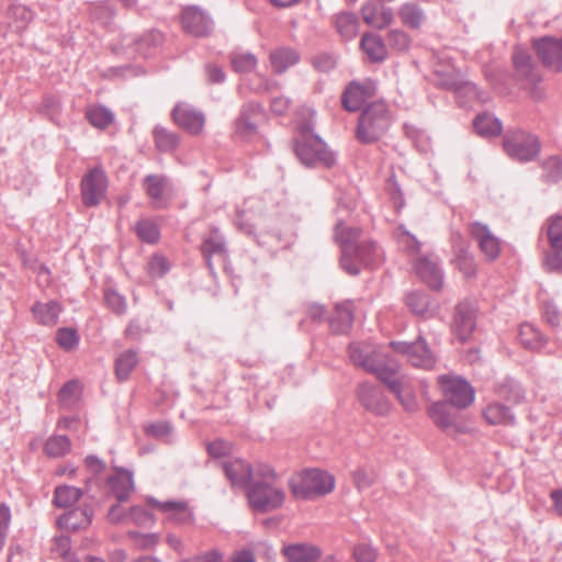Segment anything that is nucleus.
<instances>
[{
    "instance_id": "nucleus-6",
    "label": "nucleus",
    "mask_w": 562,
    "mask_h": 562,
    "mask_svg": "<svg viewBox=\"0 0 562 562\" xmlns=\"http://www.w3.org/2000/svg\"><path fill=\"white\" fill-rule=\"evenodd\" d=\"M506 154L519 162L533 161L541 151V142L535 134L524 130H510L503 136Z\"/></svg>"
},
{
    "instance_id": "nucleus-23",
    "label": "nucleus",
    "mask_w": 562,
    "mask_h": 562,
    "mask_svg": "<svg viewBox=\"0 0 562 562\" xmlns=\"http://www.w3.org/2000/svg\"><path fill=\"white\" fill-rule=\"evenodd\" d=\"M148 503L162 513L169 514L168 518L176 524L184 525L193 522V514L189 509L188 504L183 501L160 502L150 497L148 498Z\"/></svg>"
},
{
    "instance_id": "nucleus-19",
    "label": "nucleus",
    "mask_w": 562,
    "mask_h": 562,
    "mask_svg": "<svg viewBox=\"0 0 562 562\" xmlns=\"http://www.w3.org/2000/svg\"><path fill=\"white\" fill-rule=\"evenodd\" d=\"M469 232L477 241L481 251L487 260L494 261L498 258L501 252L499 239L491 233L486 224L473 222L469 224Z\"/></svg>"
},
{
    "instance_id": "nucleus-47",
    "label": "nucleus",
    "mask_w": 562,
    "mask_h": 562,
    "mask_svg": "<svg viewBox=\"0 0 562 562\" xmlns=\"http://www.w3.org/2000/svg\"><path fill=\"white\" fill-rule=\"evenodd\" d=\"M362 231L359 227H348L342 221H339L335 226L334 236L341 244V251L348 246L355 247L360 243Z\"/></svg>"
},
{
    "instance_id": "nucleus-55",
    "label": "nucleus",
    "mask_w": 562,
    "mask_h": 562,
    "mask_svg": "<svg viewBox=\"0 0 562 562\" xmlns=\"http://www.w3.org/2000/svg\"><path fill=\"white\" fill-rule=\"evenodd\" d=\"M56 342L64 350H72L79 344V335L76 329L61 327L56 333Z\"/></svg>"
},
{
    "instance_id": "nucleus-56",
    "label": "nucleus",
    "mask_w": 562,
    "mask_h": 562,
    "mask_svg": "<svg viewBox=\"0 0 562 562\" xmlns=\"http://www.w3.org/2000/svg\"><path fill=\"white\" fill-rule=\"evenodd\" d=\"M104 301L109 308L115 314L123 315L126 312V300L117 291L109 289L104 291Z\"/></svg>"
},
{
    "instance_id": "nucleus-12",
    "label": "nucleus",
    "mask_w": 562,
    "mask_h": 562,
    "mask_svg": "<svg viewBox=\"0 0 562 562\" xmlns=\"http://www.w3.org/2000/svg\"><path fill=\"white\" fill-rule=\"evenodd\" d=\"M532 48L541 64L562 72V37L543 36L532 41Z\"/></svg>"
},
{
    "instance_id": "nucleus-20",
    "label": "nucleus",
    "mask_w": 562,
    "mask_h": 562,
    "mask_svg": "<svg viewBox=\"0 0 562 562\" xmlns=\"http://www.w3.org/2000/svg\"><path fill=\"white\" fill-rule=\"evenodd\" d=\"M374 93V87L371 82L360 83L351 81L341 95V103L348 112L359 111L366 101Z\"/></svg>"
},
{
    "instance_id": "nucleus-62",
    "label": "nucleus",
    "mask_w": 562,
    "mask_h": 562,
    "mask_svg": "<svg viewBox=\"0 0 562 562\" xmlns=\"http://www.w3.org/2000/svg\"><path fill=\"white\" fill-rule=\"evenodd\" d=\"M543 262L547 271L562 273V246L552 248L551 252H547Z\"/></svg>"
},
{
    "instance_id": "nucleus-22",
    "label": "nucleus",
    "mask_w": 562,
    "mask_h": 562,
    "mask_svg": "<svg viewBox=\"0 0 562 562\" xmlns=\"http://www.w3.org/2000/svg\"><path fill=\"white\" fill-rule=\"evenodd\" d=\"M93 515V508L90 505L85 504L81 507H76L60 515L57 519V524L59 527L67 528L71 531H78L87 529L91 525Z\"/></svg>"
},
{
    "instance_id": "nucleus-50",
    "label": "nucleus",
    "mask_w": 562,
    "mask_h": 562,
    "mask_svg": "<svg viewBox=\"0 0 562 562\" xmlns=\"http://www.w3.org/2000/svg\"><path fill=\"white\" fill-rule=\"evenodd\" d=\"M137 237L147 244H156L160 238L158 225L148 218L139 220L135 225Z\"/></svg>"
},
{
    "instance_id": "nucleus-3",
    "label": "nucleus",
    "mask_w": 562,
    "mask_h": 562,
    "mask_svg": "<svg viewBox=\"0 0 562 562\" xmlns=\"http://www.w3.org/2000/svg\"><path fill=\"white\" fill-rule=\"evenodd\" d=\"M390 123L386 104L384 102H373L360 114L356 137L362 144H373L386 133Z\"/></svg>"
},
{
    "instance_id": "nucleus-61",
    "label": "nucleus",
    "mask_w": 562,
    "mask_h": 562,
    "mask_svg": "<svg viewBox=\"0 0 562 562\" xmlns=\"http://www.w3.org/2000/svg\"><path fill=\"white\" fill-rule=\"evenodd\" d=\"M352 481L358 491L370 487L375 482V475L363 468H359L352 472Z\"/></svg>"
},
{
    "instance_id": "nucleus-7",
    "label": "nucleus",
    "mask_w": 562,
    "mask_h": 562,
    "mask_svg": "<svg viewBox=\"0 0 562 562\" xmlns=\"http://www.w3.org/2000/svg\"><path fill=\"white\" fill-rule=\"evenodd\" d=\"M439 383L445 402L458 409L469 407L474 401V389L463 378L441 375Z\"/></svg>"
},
{
    "instance_id": "nucleus-15",
    "label": "nucleus",
    "mask_w": 562,
    "mask_h": 562,
    "mask_svg": "<svg viewBox=\"0 0 562 562\" xmlns=\"http://www.w3.org/2000/svg\"><path fill=\"white\" fill-rule=\"evenodd\" d=\"M263 114V106L259 102L250 101L241 105L239 114L234 122L235 135L249 139L257 134L256 117Z\"/></svg>"
},
{
    "instance_id": "nucleus-14",
    "label": "nucleus",
    "mask_w": 562,
    "mask_h": 562,
    "mask_svg": "<svg viewBox=\"0 0 562 562\" xmlns=\"http://www.w3.org/2000/svg\"><path fill=\"white\" fill-rule=\"evenodd\" d=\"M108 180L104 171L100 168L90 169L81 180V199L88 207L97 206L105 194Z\"/></svg>"
},
{
    "instance_id": "nucleus-10",
    "label": "nucleus",
    "mask_w": 562,
    "mask_h": 562,
    "mask_svg": "<svg viewBox=\"0 0 562 562\" xmlns=\"http://www.w3.org/2000/svg\"><path fill=\"white\" fill-rule=\"evenodd\" d=\"M392 349L407 358V361L416 368H432L435 359L426 344V340L419 336L415 341H392Z\"/></svg>"
},
{
    "instance_id": "nucleus-46",
    "label": "nucleus",
    "mask_w": 562,
    "mask_h": 562,
    "mask_svg": "<svg viewBox=\"0 0 562 562\" xmlns=\"http://www.w3.org/2000/svg\"><path fill=\"white\" fill-rule=\"evenodd\" d=\"M374 375L390 390V392L398 391L400 385L407 380L404 375H398V370L394 366L383 363L375 371Z\"/></svg>"
},
{
    "instance_id": "nucleus-31",
    "label": "nucleus",
    "mask_w": 562,
    "mask_h": 562,
    "mask_svg": "<svg viewBox=\"0 0 562 562\" xmlns=\"http://www.w3.org/2000/svg\"><path fill=\"white\" fill-rule=\"evenodd\" d=\"M450 404L445 401L434 403L429 409V417L432 419L436 426L443 431L453 428L456 431H461V427L454 422L450 411Z\"/></svg>"
},
{
    "instance_id": "nucleus-21",
    "label": "nucleus",
    "mask_w": 562,
    "mask_h": 562,
    "mask_svg": "<svg viewBox=\"0 0 562 562\" xmlns=\"http://www.w3.org/2000/svg\"><path fill=\"white\" fill-rule=\"evenodd\" d=\"M406 305L413 314L425 319L435 317L440 310L439 303L431 295L418 291L406 295Z\"/></svg>"
},
{
    "instance_id": "nucleus-1",
    "label": "nucleus",
    "mask_w": 562,
    "mask_h": 562,
    "mask_svg": "<svg viewBox=\"0 0 562 562\" xmlns=\"http://www.w3.org/2000/svg\"><path fill=\"white\" fill-rule=\"evenodd\" d=\"M279 474L268 463L255 464L254 480L246 490V496L250 508L256 513H269L282 507L285 493L277 484Z\"/></svg>"
},
{
    "instance_id": "nucleus-54",
    "label": "nucleus",
    "mask_w": 562,
    "mask_h": 562,
    "mask_svg": "<svg viewBox=\"0 0 562 562\" xmlns=\"http://www.w3.org/2000/svg\"><path fill=\"white\" fill-rule=\"evenodd\" d=\"M547 236L551 248L562 246V215H553L548 220Z\"/></svg>"
},
{
    "instance_id": "nucleus-9",
    "label": "nucleus",
    "mask_w": 562,
    "mask_h": 562,
    "mask_svg": "<svg viewBox=\"0 0 562 562\" xmlns=\"http://www.w3.org/2000/svg\"><path fill=\"white\" fill-rule=\"evenodd\" d=\"M479 306L474 300L464 299L454 307L452 333L462 342H468L476 327Z\"/></svg>"
},
{
    "instance_id": "nucleus-36",
    "label": "nucleus",
    "mask_w": 562,
    "mask_h": 562,
    "mask_svg": "<svg viewBox=\"0 0 562 562\" xmlns=\"http://www.w3.org/2000/svg\"><path fill=\"white\" fill-rule=\"evenodd\" d=\"M398 16L402 23L412 30H418L426 18L424 10L416 2L403 3L398 9Z\"/></svg>"
},
{
    "instance_id": "nucleus-28",
    "label": "nucleus",
    "mask_w": 562,
    "mask_h": 562,
    "mask_svg": "<svg viewBox=\"0 0 562 562\" xmlns=\"http://www.w3.org/2000/svg\"><path fill=\"white\" fill-rule=\"evenodd\" d=\"M269 59L273 71L281 75L290 67L296 65L300 61L301 56L296 49L282 46L271 50Z\"/></svg>"
},
{
    "instance_id": "nucleus-63",
    "label": "nucleus",
    "mask_w": 562,
    "mask_h": 562,
    "mask_svg": "<svg viewBox=\"0 0 562 562\" xmlns=\"http://www.w3.org/2000/svg\"><path fill=\"white\" fill-rule=\"evenodd\" d=\"M145 432L147 436L162 439L169 437L172 434V426L170 423L165 420H159L153 424H149L145 427Z\"/></svg>"
},
{
    "instance_id": "nucleus-45",
    "label": "nucleus",
    "mask_w": 562,
    "mask_h": 562,
    "mask_svg": "<svg viewBox=\"0 0 562 562\" xmlns=\"http://www.w3.org/2000/svg\"><path fill=\"white\" fill-rule=\"evenodd\" d=\"M138 359L135 350L128 349L115 360V375L120 382L126 381L137 366Z\"/></svg>"
},
{
    "instance_id": "nucleus-11",
    "label": "nucleus",
    "mask_w": 562,
    "mask_h": 562,
    "mask_svg": "<svg viewBox=\"0 0 562 562\" xmlns=\"http://www.w3.org/2000/svg\"><path fill=\"white\" fill-rule=\"evenodd\" d=\"M357 397L364 409L375 416H387L392 409V404L383 390L369 382H363L358 386Z\"/></svg>"
},
{
    "instance_id": "nucleus-64",
    "label": "nucleus",
    "mask_w": 562,
    "mask_h": 562,
    "mask_svg": "<svg viewBox=\"0 0 562 562\" xmlns=\"http://www.w3.org/2000/svg\"><path fill=\"white\" fill-rule=\"evenodd\" d=\"M169 271V262L161 255L153 256L149 261V273L151 277L161 278Z\"/></svg>"
},
{
    "instance_id": "nucleus-5",
    "label": "nucleus",
    "mask_w": 562,
    "mask_h": 562,
    "mask_svg": "<svg viewBox=\"0 0 562 562\" xmlns=\"http://www.w3.org/2000/svg\"><path fill=\"white\" fill-rule=\"evenodd\" d=\"M513 79L515 83L525 90L532 99H540L542 93L540 83L542 76L532 56L520 48H515L513 56Z\"/></svg>"
},
{
    "instance_id": "nucleus-8",
    "label": "nucleus",
    "mask_w": 562,
    "mask_h": 562,
    "mask_svg": "<svg viewBox=\"0 0 562 562\" xmlns=\"http://www.w3.org/2000/svg\"><path fill=\"white\" fill-rule=\"evenodd\" d=\"M375 251L373 240H361L355 247L348 246L341 251L340 266L349 276H358L361 267H369L374 261Z\"/></svg>"
},
{
    "instance_id": "nucleus-49",
    "label": "nucleus",
    "mask_w": 562,
    "mask_h": 562,
    "mask_svg": "<svg viewBox=\"0 0 562 562\" xmlns=\"http://www.w3.org/2000/svg\"><path fill=\"white\" fill-rule=\"evenodd\" d=\"M70 448L71 442L69 437L66 435L50 436L44 445L45 453L53 458L64 457L70 451Z\"/></svg>"
},
{
    "instance_id": "nucleus-43",
    "label": "nucleus",
    "mask_w": 562,
    "mask_h": 562,
    "mask_svg": "<svg viewBox=\"0 0 562 562\" xmlns=\"http://www.w3.org/2000/svg\"><path fill=\"white\" fill-rule=\"evenodd\" d=\"M86 119L93 127L105 130L114 121V114L104 105H92L87 108Z\"/></svg>"
},
{
    "instance_id": "nucleus-26",
    "label": "nucleus",
    "mask_w": 562,
    "mask_h": 562,
    "mask_svg": "<svg viewBox=\"0 0 562 562\" xmlns=\"http://www.w3.org/2000/svg\"><path fill=\"white\" fill-rule=\"evenodd\" d=\"M417 276L432 290L439 291L442 288V271L439 266L427 257H420L415 263Z\"/></svg>"
},
{
    "instance_id": "nucleus-39",
    "label": "nucleus",
    "mask_w": 562,
    "mask_h": 562,
    "mask_svg": "<svg viewBox=\"0 0 562 562\" xmlns=\"http://www.w3.org/2000/svg\"><path fill=\"white\" fill-rule=\"evenodd\" d=\"M89 14L92 20L108 27L116 16V8L108 0L97 1L90 4Z\"/></svg>"
},
{
    "instance_id": "nucleus-52",
    "label": "nucleus",
    "mask_w": 562,
    "mask_h": 562,
    "mask_svg": "<svg viewBox=\"0 0 562 562\" xmlns=\"http://www.w3.org/2000/svg\"><path fill=\"white\" fill-rule=\"evenodd\" d=\"M393 394L396 396L398 402L402 404L405 411L415 412L418 407L416 396L414 395L409 380H405L398 387V391H394Z\"/></svg>"
},
{
    "instance_id": "nucleus-35",
    "label": "nucleus",
    "mask_w": 562,
    "mask_h": 562,
    "mask_svg": "<svg viewBox=\"0 0 562 562\" xmlns=\"http://www.w3.org/2000/svg\"><path fill=\"white\" fill-rule=\"evenodd\" d=\"M61 307L58 302L49 301L48 303H35L32 306V313L35 319L43 325L53 326L57 323Z\"/></svg>"
},
{
    "instance_id": "nucleus-29",
    "label": "nucleus",
    "mask_w": 562,
    "mask_h": 562,
    "mask_svg": "<svg viewBox=\"0 0 562 562\" xmlns=\"http://www.w3.org/2000/svg\"><path fill=\"white\" fill-rule=\"evenodd\" d=\"M360 46L373 63H381L387 57L384 40L378 34L364 33Z\"/></svg>"
},
{
    "instance_id": "nucleus-57",
    "label": "nucleus",
    "mask_w": 562,
    "mask_h": 562,
    "mask_svg": "<svg viewBox=\"0 0 562 562\" xmlns=\"http://www.w3.org/2000/svg\"><path fill=\"white\" fill-rule=\"evenodd\" d=\"M387 43L391 48L403 52L408 49L412 38L403 30L395 29L387 33Z\"/></svg>"
},
{
    "instance_id": "nucleus-34",
    "label": "nucleus",
    "mask_w": 562,
    "mask_h": 562,
    "mask_svg": "<svg viewBox=\"0 0 562 562\" xmlns=\"http://www.w3.org/2000/svg\"><path fill=\"white\" fill-rule=\"evenodd\" d=\"M473 127L474 131L483 137H495L503 131L501 121L486 112L475 116L473 120Z\"/></svg>"
},
{
    "instance_id": "nucleus-53",
    "label": "nucleus",
    "mask_w": 562,
    "mask_h": 562,
    "mask_svg": "<svg viewBox=\"0 0 562 562\" xmlns=\"http://www.w3.org/2000/svg\"><path fill=\"white\" fill-rule=\"evenodd\" d=\"M438 85L446 90L454 91L457 93H459L463 90L467 92H475L476 91L475 85L464 81L461 78L456 77L453 75L442 76L440 78Z\"/></svg>"
},
{
    "instance_id": "nucleus-30",
    "label": "nucleus",
    "mask_w": 562,
    "mask_h": 562,
    "mask_svg": "<svg viewBox=\"0 0 562 562\" xmlns=\"http://www.w3.org/2000/svg\"><path fill=\"white\" fill-rule=\"evenodd\" d=\"M352 322L351 303H340L336 305L335 312L329 317V327L335 334H345L351 328Z\"/></svg>"
},
{
    "instance_id": "nucleus-41",
    "label": "nucleus",
    "mask_w": 562,
    "mask_h": 562,
    "mask_svg": "<svg viewBox=\"0 0 562 562\" xmlns=\"http://www.w3.org/2000/svg\"><path fill=\"white\" fill-rule=\"evenodd\" d=\"M153 136L155 145L159 151H175L180 144L179 135L162 126H156L153 131Z\"/></svg>"
},
{
    "instance_id": "nucleus-48",
    "label": "nucleus",
    "mask_w": 562,
    "mask_h": 562,
    "mask_svg": "<svg viewBox=\"0 0 562 562\" xmlns=\"http://www.w3.org/2000/svg\"><path fill=\"white\" fill-rule=\"evenodd\" d=\"M8 16L11 19L10 27L15 32H21L32 21L33 13L25 5L13 4L8 9Z\"/></svg>"
},
{
    "instance_id": "nucleus-24",
    "label": "nucleus",
    "mask_w": 562,
    "mask_h": 562,
    "mask_svg": "<svg viewBox=\"0 0 562 562\" xmlns=\"http://www.w3.org/2000/svg\"><path fill=\"white\" fill-rule=\"evenodd\" d=\"M114 470L117 471V474L109 476L106 483L110 485L117 502L124 503L128 501L131 493L135 490L133 472L117 467H114Z\"/></svg>"
},
{
    "instance_id": "nucleus-42",
    "label": "nucleus",
    "mask_w": 562,
    "mask_h": 562,
    "mask_svg": "<svg viewBox=\"0 0 562 562\" xmlns=\"http://www.w3.org/2000/svg\"><path fill=\"white\" fill-rule=\"evenodd\" d=\"M164 40L165 36L160 31L150 30L135 41L136 49L144 57H147L162 45Z\"/></svg>"
},
{
    "instance_id": "nucleus-40",
    "label": "nucleus",
    "mask_w": 562,
    "mask_h": 562,
    "mask_svg": "<svg viewBox=\"0 0 562 562\" xmlns=\"http://www.w3.org/2000/svg\"><path fill=\"white\" fill-rule=\"evenodd\" d=\"M539 165L542 169V182L555 184L562 180V159L559 156H549L539 161Z\"/></svg>"
},
{
    "instance_id": "nucleus-16",
    "label": "nucleus",
    "mask_w": 562,
    "mask_h": 562,
    "mask_svg": "<svg viewBox=\"0 0 562 562\" xmlns=\"http://www.w3.org/2000/svg\"><path fill=\"white\" fill-rule=\"evenodd\" d=\"M222 470L233 488L247 490L254 480L255 467L239 458L223 461Z\"/></svg>"
},
{
    "instance_id": "nucleus-51",
    "label": "nucleus",
    "mask_w": 562,
    "mask_h": 562,
    "mask_svg": "<svg viewBox=\"0 0 562 562\" xmlns=\"http://www.w3.org/2000/svg\"><path fill=\"white\" fill-rule=\"evenodd\" d=\"M232 69L236 72H249L257 66V58L251 53L233 52L229 55Z\"/></svg>"
},
{
    "instance_id": "nucleus-2",
    "label": "nucleus",
    "mask_w": 562,
    "mask_h": 562,
    "mask_svg": "<svg viewBox=\"0 0 562 562\" xmlns=\"http://www.w3.org/2000/svg\"><path fill=\"white\" fill-rule=\"evenodd\" d=\"M294 153L302 165L308 168H331L336 162L335 154L318 135L312 133L308 124L300 126V137L294 142Z\"/></svg>"
},
{
    "instance_id": "nucleus-25",
    "label": "nucleus",
    "mask_w": 562,
    "mask_h": 562,
    "mask_svg": "<svg viewBox=\"0 0 562 562\" xmlns=\"http://www.w3.org/2000/svg\"><path fill=\"white\" fill-rule=\"evenodd\" d=\"M281 552L288 562H317L322 557L319 547L306 542L283 546Z\"/></svg>"
},
{
    "instance_id": "nucleus-4",
    "label": "nucleus",
    "mask_w": 562,
    "mask_h": 562,
    "mask_svg": "<svg viewBox=\"0 0 562 562\" xmlns=\"http://www.w3.org/2000/svg\"><path fill=\"white\" fill-rule=\"evenodd\" d=\"M289 486L294 497L312 499L329 494L335 487V479L326 471L308 469L291 479Z\"/></svg>"
},
{
    "instance_id": "nucleus-13",
    "label": "nucleus",
    "mask_w": 562,
    "mask_h": 562,
    "mask_svg": "<svg viewBox=\"0 0 562 562\" xmlns=\"http://www.w3.org/2000/svg\"><path fill=\"white\" fill-rule=\"evenodd\" d=\"M181 25L187 34L194 37H207L214 29L210 15L198 5H188L182 9Z\"/></svg>"
},
{
    "instance_id": "nucleus-60",
    "label": "nucleus",
    "mask_w": 562,
    "mask_h": 562,
    "mask_svg": "<svg viewBox=\"0 0 562 562\" xmlns=\"http://www.w3.org/2000/svg\"><path fill=\"white\" fill-rule=\"evenodd\" d=\"M130 539H133L139 549L146 550L155 548L159 541L158 533H142L138 531H128Z\"/></svg>"
},
{
    "instance_id": "nucleus-44",
    "label": "nucleus",
    "mask_w": 562,
    "mask_h": 562,
    "mask_svg": "<svg viewBox=\"0 0 562 562\" xmlns=\"http://www.w3.org/2000/svg\"><path fill=\"white\" fill-rule=\"evenodd\" d=\"M82 494L81 488L60 485L55 488L53 503L58 508H68L77 503Z\"/></svg>"
},
{
    "instance_id": "nucleus-37",
    "label": "nucleus",
    "mask_w": 562,
    "mask_h": 562,
    "mask_svg": "<svg viewBox=\"0 0 562 562\" xmlns=\"http://www.w3.org/2000/svg\"><path fill=\"white\" fill-rule=\"evenodd\" d=\"M483 416L490 425H513L515 416L510 408L501 403H492L483 411Z\"/></svg>"
},
{
    "instance_id": "nucleus-18",
    "label": "nucleus",
    "mask_w": 562,
    "mask_h": 562,
    "mask_svg": "<svg viewBox=\"0 0 562 562\" xmlns=\"http://www.w3.org/2000/svg\"><path fill=\"white\" fill-rule=\"evenodd\" d=\"M200 249L205 260L207 270L211 274H215V268L212 258L218 257L223 260L227 258L226 241L217 227L210 228L209 234L203 237Z\"/></svg>"
},
{
    "instance_id": "nucleus-17",
    "label": "nucleus",
    "mask_w": 562,
    "mask_h": 562,
    "mask_svg": "<svg viewBox=\"0 0 562 562\" xmlns=\"http://www.w3.org/2000/svg\"><path fill=\"white\" fill-rule=\"evenodd\" d=\"M171 116L179 127L194 136L201 134L205 125L204 113L189 104H177Z\"/></svg>"
},
{
    "instance_id": "nucleus-38",
    "label": "nucleus",
    "mask_w": 562,
    "mask_h": 562,
    "mask_svg": "<svg viewBox=\"0 0 562 562\" xmlns=\"http://www.w3.org/2000/svg\"><path fill=\"white\" fill-rule=\"evenodd\" d=\"M337 32L346 40L353 38L358 33L359 19L353 12H340L333 18Z\"/></svg>"
},
{
    "instance_id": "nucleus-27",
    "label": "nucleus",
    "mask_w": 562,
    "mask_h": 562,
    "mask_svg": "<svg viewBox=\"0 0 562 562\" xmlns=\"http://www.w3.org/2000/svg\"><path fill=\"white\" fill-rule=\"evenodd\" d=\"M169 183V179L164 175H147L143 180V188L150 198L155 209L165 206L164 192Z\"/></svg>"
},
{
    "instance_id": "nucleus-33",
    "label": "nucleus",
    "mask_w": 562,
    "mask_h": 562,
    "mask_svg": "<svg viewBox=\"0 0 562 562\" xmlns=\"http://www.w3.org/2000/svg\"><path fill=\"white\" fill-rule=\"evenodd\" d=\"M453 265L465 278H471L476 273L474 256L464 243L454 246Z\"/></svg>"
},
{
    "instance_id": "nucleus-32",
    "label": "nucleus",
    "mask_w": 562,
    "mask_h": 562,
    "mask_svg": "<svg viewBox=\"0 0 562 562\" xmlns=\"http://www.w3.org/2000/svg\"><path fill=\"white\" fill-rule=\"evenodd\" d=\"M519 340L529 350H540L547 344L546 336L532 324L524 323L519 328Z\"/></svg>"
},
{
    "instance_id": "nucleus-58",
    "label": "nucleus",
    "mask_w": 562,
    "mask_h": 562,
    "mask_svg": "<svg viewBox=\"0 0 562 562\" xmlns=\"http://www.w3.org/2000/svg\"><path fill=\"white\" fill-rule=\"evenodd\" d=\"M130 517L140 527H151L155 522L154 515L140 505L132 506L130 508Z\"/></svg>"
},
{
    "instance_id": "nucleus-59",
    "label": "nucleus",
    "mask_w": 562,
    "mask_h": 562,
    "mask_svg": "<svg viewBox=\"0 0 562 562\" xmlns=\"http://www.w3.org/2000/svg\"><path fill=\"white\" fill-rule=\"evenodd\" d=\"M352 557L357 562H375L378 550L371 543H359L353 547Z\"/></svg>"
}]
</instances>
